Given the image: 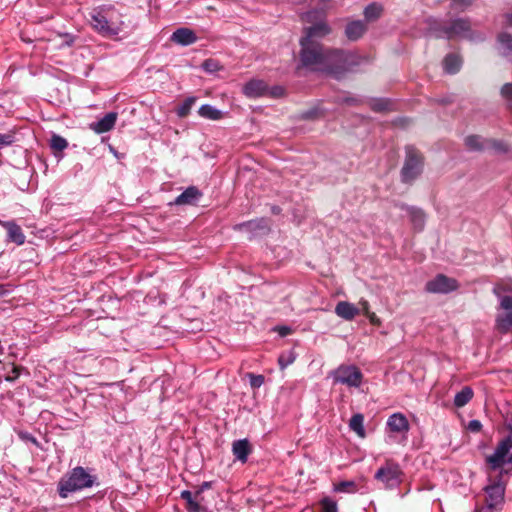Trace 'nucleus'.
<instances>
[{"mask_svg": "<svg viewBox=\"0 0 512 512\" xmlns=\"http://www.w3.org/2000/svg\"><path fill=\"white\" fill-rule=\"evenodd\" d=\"M300 44V64L313 72H321L340 79L353 67L360 65L362 57L343 49L327 48L323 44Z\"/></svg>", "mask_w": 512, "mask_h": 512, "instance_id": "f257e3e1", "label": "nucleus"}, {"mask_svg": "<svg viewBox=\"0 0 512 512\" xmlns=\"http://www.w3.org/2000/svg\"><path fill=\"white\" fill-rule=\"evenodd\" d=\"M324 18L325 15L323 11L313 10L306 12L302 16V19L305 22L312 23L315 21V23L303 29V36L300 38L299 43L321 44L319 40L329 35L332 31Z\"/></svg>", "mask_w": 512, "mask_h": 512, "instance_id": "f03ea898", "label": "nucleus"}, {"mask_svg": "<svg viewBox=\"0 0 512 512\" xmlns=\"http://www.w3.org/2000/svg\"><path fill=\"white\" fill-rule=\"evenodd\" d=\"M95 477L86 472L83 467H75L58 482L60 497L66 498L70 493L92 487Z\"/></svg>", "mask_w": 512, "mask_h": 512, "instance_id": "7ed1b4c3", "label": "nucleus"}, {"mask_svg": "<svg viewBox=\"0 0 512 512\" xmlns=\"http://www.w3.org/2000/svg\"><path fill=\"white\" fill-rule=\"evenodd\" d=\"M430 30L434 33L436 38H446L448 40L457 37L474 38V32L469 18H455L447 25H442L435 21L434 25L430 26Z\"/></svg>", "mask_w": 512, "mask_h": 512, "instance_id": "20e7f679", "label": "nucleus"}, {"mask_svg": "<svg viewBox=\"0 0 512 512\" xmlns=\"http://www.w3.org/2000/svg\"><path fill=\"white\" fill-rule=\"evenodd\" d=\"M405 154L401 177L403 182L410 183L422 173L424 158L420 151L411 145L406 146Z\"/></svg>", "mask_w": 512, "mask_h": 512, "instance_id": "39448f33", "label": "nucleus"}, {"mask_svg": "<svg viewBox=\"0 0 512 512\" xmlns=\"http://www.w3.org/2000/svg\"><path fill=\"white\" fill-rule=\"evenodd\" d=\"M334 383L358 388L362 384L363 374L355 365H340L330 373Z\"/></svg>", "mask_w": 512, "mask_h": 512, "instance_id": "423d86ee", "label": "nucleus"}, {"mask_svg": "<svg viewBox=\"0 0 512 512\" xmlns=\"http://www.w3.org/2000/svg\"><path fill=\"white\" fill-rule=\"evenodd\" d=\"M485 503L476 512H498L504 503L505 487L500 482L485 487Z\"/></svg>", "mask_w": 512, "mask_h": 512, "instance_id": "0eeeda50", "label": "nucleus"}, {"mask_svg": "<svg viewBox=\"0 0 512 512\" xmlns=\"http://www.w3.org/2000/svg\"><path fill=\"white\" fill-rule=\"evenodd\" d=\"M402 471L400 466L392 461H387L375 473V479L382 482L386 488H394L401 483Z\"/></svg>", "mask_w": 512, "mask_h": 512, "instance_id": "6e6552de", "label": "nucleus"}, {"mask_svg": "<svg viewBox=\"0 0 512 512\" xmlns=\"http://www.w3.org/2000/svg\"><path fill=\"white\" fill-rule=\"evenodd\" d=\"M459 284L456 279L450 278L444 274H438L425 285V290L429 293L447 294L457 290Z\"/></svg>", "mask_w": 512, "mask_h": 512, "instance_id": "1a4fd4ad", "label": "nucleus"}, {"mask_svg": "<svg viewBox=\"0 0 512 512\" xmlns=\"http://www.w3.org/2000/svg\"><path fill=\"white\" fill-rule=\"evenodd\" d=\"M91 25L99 33L107 36L117 35L121 30L120 23L109 20L102 11L92 15Z\"/></svg>", "mask_w": 512, "mask_h": 512, "instance_id": "9d476101", "label": "nucleus"}, {"mask_svg": "<svg viewBox=\"0 0 512 512\" xmlns=\"http://www.w3.org/2000/svg\"><path fill=\"white\" fill-rule=\"evenodd\" d=\"M511 449L512 437L507 436L498 443L494 453L488 456L487 462L491 465L493 469L501 467L505 463V457L507 456Z\"/></svg>", "mask_w": 512, "mask_h": 512, "instance_id": "9b49d317", "label": "nucleus"}, {"mask_svg": "<svg viewBox=\"0 0 512 512\" xmlns=\"http://www.w3.org/2000/svg\"><path fill=\"white\" fill-rule=\"evenodd\" d=\"M235 229L245 230L253 235L266 234L270 231L269 221L266 218H259L240 223Z\"/></svg>", "mask_w": 512, "mask_h": 512, "instance_id": "f8f14e48", "label": "nucleus"}, {"mask_svg": "<svg viewBox=\"0 0 512 512\" xmlns=\"http://www.w3.org/2000/svg\"><path fill=\"white\" fill-rule=\"evenodd\" d=\"M0 226L7 231V241L15 243L16 245H23L25 243V235L22 228L13 220L3 221L0 220Z\"/></svg>", "mask_w": 512, "mask_h": 512, "instance_id": "ddd939ff", "label": "nucleus"}, {"mask_svg": "<svg viewBox=\"0 0 512 512\" xmlns=\"http://www.w3.org/2000/svg\"><path fill=\"white\" fill-rule=\"evenodd\" d=\"M243 93L249 98L263 97L268 93V86L263 80L253 79L244 85Z\"/></svg>", "mask_w": 512, "mask_h": 512, "instance_id": "4468645a", "label": "nucleus"}, {"mask_svg": "<svg viewBox=\"0 0 512 512\" xmlns=\"http://www.w3.org/2000/svg\"><path fill=\"white\" fill-rule=\"evenodd\" d=\"M171 41L182 46H188L197 41V36L193 30L182 27L173 32Z\"/></svg>", "mask_w": 512, "mask_h": 512, "instance_id": "2eb2a0df", "label": "nucleus"}, {"mask_svg": "<svg viewBox=\"0 0 512 512\" xmlns=\"http://www.w3.org/2000/svg\"><path fill=\"white\" fill-rule=\"evenodd\" d=\"M117 120V113H107L103 118L97 122L90 124V128L97 134H102L113 129Z\"/></svg>", "mask_w": 512, "mask_h": 512, "instance_id": "dca6fc26", "label": "nucleus"}, {"mask_svg": "<svg viewBox=\"0 0 512 512\" xmlns=\"http://www.w3.org/2000/svg\"><path fill=\"white\" fill-rule=\"evenodd\" d=\"M387 426L395 433H407L410 428L406 416L402 413L392 414L387 420Z\"/></svg>", "mask_w": 512, "mask_h": 512, "instance_id": "f3484780", "label": "nucleus"}, {"mask_svg": "<svg viewBox=\"0 0 512 512\" xmlns=\"http://www.w3.org/2000/svg\"><path fill=\"white\" fill-rule=\"evenodd\" d=\"M367 31V25L362 20H354L347 23L345 27V36L350 41H357Z\"/></svg>", "mask_w": 512, "mask_h": 512, "instance_id": "a211bd4d", "label": "nucleus"}, {"mask_svg": "<svg viewBox=\"0 0 512 512\" xmlns=\"http://www.w3.org/2000/svg\"><path fill=\"white\" fill-rule=\"evenodd\" d=\"M359 312L360 310L354 304L347 301H340L335 307L336 315L347 321L353 320Z\"/></svg>", "mask_w": 512, "mask_h": 512, "instance_id": "6ab92c4d", "label": "nucleus"}, {"mask_svg": "<svg viewBox=\"0 0 512 512\" xmlns=\"http://www.w3.org/2000/svg\"><path fill=\"white\" fill-rule=\"evenodd\" d=\"M202 196V193L195 186H190L184 190L174 201L176 205H192L195 204Z\"/></svg>", "mask_w": 512, "mask_h": 512, "instance_id": "aec40b11", "label": "nucleus"}, {"mask_svg": "<svg viewBox=\"0 0 512 512\" xmlns=\"http://www.w3.org/2000/svg\"><path fill=\"white\" fill-rule=\"evenodd\" d=\"M232 452L235 458L245 463L251 453V446L247 439H240L233 442Z\"/></svg>", "mask_w": 512, "mask_h": 512, "instance_id": "412c9836", "label": "nucleus"}, {"mask_svg": "<svg viewBox=\"0 0 512 512\" xmlns=\"http://www.w3.org/2000/svg\"><path fill=\"white\" fill-rule=\"evenodd\" d=\"M462 60L457 54L450 53L445 56L443 65L444 69L449 74L457 73L461 68Z\"/></svg>", "mask_w": 512, "mask_h": 512, "instance_id": "4be33fe9", "label": "nucleus"}, {"mask_svg": "<svg viewBox=\"0 0 512 512\" xmlns=\"http://www.w3.org/2000/svg\"><path fill=\"white\" fill-rule=\"evenodd\" d=\"M407 212L409 214L410 220L418 231H421L424 228L426 216L425 213L418 208L408 207Z\"/></svg>", "mask_w": 512, "mask_h": 512, "instance_id": "5701e85b", "label": "nucleus"}, {"mask_svg": "<svg viewBox=\"0 0 512 512\" xmlns=\"http://www.w3.org/2000/svg\"><path fill=\"white\" fill-rule=\"evenodd\" d=\"M383 13V6L377 2L370 3L364 9V17L367 22L376 21Z\"/></svg>", "mask_w": 512, "mask_h": 512, "instance_id": "b1692460", "label": "nucleus"}, {"mask_svg": "<svg viewBox=\"0 0 512 512\" xmlns=\"http://www.w3.org/2000/svg\"><path fill=\"white\" fill-rule=\"evenodd\" d=\"M473 395H474V393H473V390L471 387H469V386L463 387L461 391L456 393V395L454 397V405L457 408L464 407L466 404H468L471 401V399L473 398Z\"/></svg>", "mask_w": 512, "mask_h": 512, "instance_id": "393cba45", "label": "nucleus"}, {"mask_svg": "<svg viewBox=\"0 0 512 512\" xmlns=\"http://www.w3.org/2000/svg\"><path fill=\"white\" fill-rule=\"evenodd\" d=\"M349 427L360 438H364L366 436V432L364 429V416L361 413L354 414L351 417L349 421Z\"/></svg>", "mask_w": 512, "mask_h": 512, "instance_id": "a878e982", "label": "nucleus"}, {"mask_svg": "<svg viewBox=\"0 0 512 512\" xmlns=\"http://www.w3.org/2000/svg\"><path fill=\"white\" fill-rule=\"evenodd\" d=\"M465 145L473 151L486 150V139H482L478 135H470L465 138Z\"/></svg>", "mask_w": 512, "mask_h": 512, "instance_id": "bb28decb", "label": "nucleus"}, {"mask_svg": "<svg viewBox=\"0 0 512 512\" xmlns=\"http://www.w3.org/2000/svg\"><path fill=\"white\" fill-rule=\"evenodd\" d=\"M198 113L200 116L211 120H218L222 117V112L209 104L202 105Z\"/></svg>", "mask_w": 512, "mask_h": 512, "instance_id": "cd10ccee", "label": "nucleus"}, {"mask_svg": "<svg viewBox=\"0 0 512 512\" xmlns=\"http://www.w3.org/2000/svg\"><path fill=\"white\" fill-rule=\"evenodd\" d=\"M496 327L501 333H507L512 328V313L498 315L496 318Z\"/></svg>", "mask_w": 512, "mask_h": 512, "instance_id": "c85d7f7f", "label": "nucleus"}, {"mask_svg": "<svg viewBox=\"0 0 512 512\" xmlns=\"http://www.w3.org/2000/svg\"><path fill=\"white\" fill-rule=\"evenodd\" d=\"M486 149H493L498 153H507L508 146L505 142L496 139H486Z\"/></svg>", "mask_w": 512, "mask_h": 512, "instance_id": "c756f323", "label": "nucleus"}, {"mask_svg": "<svg viewBox=\"0 0 512 512\" xmlns=\"http://www.w3.org/2000/svg\"><path fill=\"white\" fill-rule=\"evenodd\" d=\"M475 0H451L450 8L455 12H464L473 5Z\"/></svg>", "mask_w": 512, "mask_h": 512, "instance_id": "7c9ffc66", "label": "nucleus"}, {"mask_svg": "<svg viewBox=\"0 0 512 512\" xmlns=\"http://www.w3.org/2000/svg\"><path fill=\"white\" fill-rule=\"evenodd\" d=\"M195 98L194 97H188L187 99H185V101L177 108V115L180 117V118H184L186 117L189 113H190V110L195 102Z\"/></svg>", "mask_w": 512, "mask_h": 512, "instance_id": "2f4dec72", "label": "nucleus"}, {"mask_svg": "<svg viewBox=\"0 0 512 512\" xmlns=\"http://www.w3.org/2000/svg\"><path fill=\"white\" fill-rule=\"evenodd\" d=\"M203 498L200 496L199 498H196L195 496L186 502V509L188 512H206L207 509L200 504V501Z\"/></svg>", "mask_w": 512, "mask_h": 512, "instance_id": "473e14b6", "label": "nucleus"}, {"mask_svg": "<svg viewBox=\"0 0 512 512\" xmlns=\"http://www.w3.org/2000/svg\"><path fill=\"white\" fill-rule=\"evenodd\" d=\"M203 498L200 496L199 498H196L195 496L186 502V509L188 512H206L207 509L200 504V501Z\"/></svg>", "mask_w": 512, "mask_h": 512, "instance_id": "72a5a7b5", "label": "nucleus"}, {"mask_svg": "<svg viewBox=\"0 0 512 512\" xmlns=\"http://www.w3.org/2000/svg\"><path fill=\"white\" fill-rule=\"evenodd\" d=\"M51 148L56 151H63L67 146L68 142L65 138L59 135H53L50 141Z\"/></svg>", "mask_w": 512, "mask_h": 512, "instance_id": "f704fd0d", "label": "nucleus"}, {"mask_svg": "<svg viewBox=\"0 0 512 512\" xmlns=\"http://www.w3.org/2000/svg\"><path fill=\"white\" fill-rule=\"evenodd\" d=\"M498 41L506 53L512 52V35L506 32L501 33L498 36Z\"/></svg>", "mask_w": 512, "mask_h": 512, "instance_id": "c9c22d12", "label": "nucleus"}, {"mask_svg": "<svg viewBox=\"0 0 512 512\" xmlns=\"http://www.w3.org/2000/svg\"><path fill=\"white\" fill-rule=\"evenodd\" d=\"M335 491L353 493L356 491V484L354 481H342L335 486Z\"/></svg>", "mask_w": 512, "mask_h": 512, "instance_id": "e433bc0d", "label": "nucleus"}, {"mask_svg": "<svg viewBox=\"0 0 512 512\" xmlns=\"http://www.w3.org/2000/svg\"><path fill=\"white\" fill-rule=\"evenodd\" d=\"M389 101L385 99H375L371 102V109L375 112H384L389 109Z\"/></svg>", "mask_w": 512, "mask_h": 512, "instance_id": "4c0bfd02", "label": "nucleus"}, {"mask_svg": "<svg viewBox=\"0 0 512 512\" xmlns=\"http://www.w3.org/2000/svg\"><path fill=\"white\" fill-rule=\"evenodd\" d=\"M321 507L323 512H337V504L330 498H324L321 501Z\"/></svg>", "mask_w": 512, "mask_h": 512, "instance_id": "58836bf2", "label": "nucleus"}, {"mask_svg": "<svg viewBox=\"0 0 512 512\" xmlns=\"http://www.w3.org/2000/svg\"><path fill=\"white\" fill-rule=\"evenodd\" d=\"M250 386L254 389L261 387L264 384L265 378L263 375L248 374Z\"/></svg>", "mask_w": 512, "mask_h": 512, "instance_id": "ea45409f", "label": "nucleus"}, {"mask_svg": "<svg viewBox=\"0 0 512 512\" xmlns=\"http://www.w3.org/2000/svg\"><path fill=\"white\" fill-rule=\"evenodd\" d=\"M14 141H15V136L13 133H6V134L0 133V149L10 146L11 144L14 143Z\"/></svg>", "mask_w": 512, "mask_h": 512, "instance_id": "a19ab883", "label": "nucleus"}, {"mask_svg": "<svg viewBox=\"0 0 512 512\" xmlns=\"http://www.w3.org/2000/svg\"><path fill=\"white\" fill-rule=\"evenodd\" d=\"M202 68L207 72H216L220 69L218 62L213 59H207L203 62Z\"/></svg>", "mask_w": 512, "mask_h": 512, "instance_id": "79ce46f5", "label": "nucleus"}, {"mask_svg": "<svg viewBox=\"0 0 512 512\" xmlns=\"http://www.w3.org/2000/svg\"><path fill=\"white\" fill-rule=\"evenodd\" d=\"M284 95V88L281 86H274L272 88L268 87V93L266 96H270L272 98H279Z\"/></svg>", "mask_w": 512, "mask_h": 512, "instance_id": "37998d69", "label": "nucleus"}, {"mask_svg": "<svg viewBox=\"0 0 512 512\" xmlns=\"http://www.w3.org/2000/svg\"><path fill=\"white\" fill-rule=\"evenodd\" d=\"M500 307L506 310L508 313H512V297L503 296L501 297Z\"/></svg>", "mask_w": 512, "mask_h": 512, "instance_id": "c03bdc74", "label": "nucleus"}, {"mask_svg": "<svg viewBox=\"0 0 512 512\" xmlns=\"http://www.w3.org/2000/svg\"><path fill=\"white\" fill-rule=\"evenodd\" d=\"M294 359L295 358L292 356L286 357L285 355H280L278 358V363H279L280 368L281 369L286 368L288 365L293 363Z\"/></svg>", "mask_w": 512, "mask_h": 512, "instance_id": "a18cd8bd", "label": "nucleus"}, {"mask_svg": "<svg viewBox=\"0 0 512 512\" xmlns=\"http://www.w3.org/2000/svg\"><path fill=\"white\" fill-rule=\"evenodd\" d=\"M468 428L472 432H479L482 428V424L479 420H471L468 424Z\"/></svg>", "mask_w": 512, "mask_h": 512, "instance_id": "49530a36", "label": "nucleus"}, {"mask_svg": "<svg viewBox=\"0 0 512 512\" xmlns=\"http://www.w3.org/2000/svg\"><path fill=\"white\" fill-rule=\"evenodd\" d=\"M502 291H512V283L510 285H508L507 287H504L501 285H496L493 289V293L498 297L500 296Z\"/></svg>", "mask_w": 512, "mask_h": 512, "instance_id": "de8ad7c7", "label": "nucleus"}, {"mask_svg": "<svg viewBox=\"0 0 512 512\" xmlns=\"http://www.w3.org/2000/svg\"><path fill=\"white\" fill-rule=\"evenodd\" d=\"M280 336L285 337L291 333V328L288 326H279L276 328Z\"/></svg>", "mask_w": 512, "mask_h": 512, "instance_id": "09e8293b", "label": "nucleus"}, {"mask_svg": "<svg viewBox=\"0 0 512 512\" xmlns=\"http://www.w3.org/2000/svg\"><path fill=\"white\" fill-rule=\"evenodd\" d=\"M211 487V482H203L200 488L195 492V497L199 498L205 489Z\"/></svg>", "mask_w": 512, "mask_h": 512, "instance_id": "8fccbe9b", "label": "nucleus"}, {"mask_svg": "<svg viewBox=\"0 0 512 512\" xmlns=\"http://www.w3.org/2000/svg\"><path fill=\"white\" fill-rule=\"evenodd\" d=\"M370 323L374 324V325H379L380 324V319L376 316V314L374 312H370L368 314L365 315Z\"/></svg>", "mask_w": 512, "mask_h": 512, "instance_id": "3c124183", "label": "nucleus"}, {"mask_svg": "<svg viewBox=\"0 0 512 512\" xmlns=\"http://www.w3.org/2000/svg\"><path fill=\"white\" fill-rule=\"evenodd\" d=\"M194 497L193 493L189 490H183L181 492V498L185 500V502L191 500Z\"/></svg>", "mask_w": 512, "mask_h": 512, "instance_id": "603ef678", "label": "nucleus"}, {"mask_svg": "<svg viewBox=\"0 0 512 512\" xmlns=\"http://www.w3.org/2000/svg\"><path fill=\"white\" fill-rule=\"evenodd\" d=\"M359 304H360V305H361V307H362V311H363L364 315H366V314H368V313H370V312H371V311H370V306H369L368 301H366V300H361Z\"/></svg>", "mask_w": 512, "mask_h": 512, "instance_id": "864d4df0", "label": "nucleus"}, {"mask_svg": "<svg viewBox=\"0 0 512 512\" xmlns=\"http://www.w3.org/2000/svg\"><path fill=\"white\" fill-rule=\"evenodd\" d=\"M19 436L20 438L24 439V440H27V441H31L33 443H36V439L30 435L29 433H25V432H20L19 433Z\"/></svg>", "mask_w": 512, "mask_h": 512, "instance_id": "5fc2aeb1", "label": "nucleus"}, {"mask_svg": "<svg viewBox=\"0 0 512 512\" xmlns=\"http://www.w3.org/2000/svg\"><path fill=\"white\" fill-rule=\"evenodd\" d=\"M505 19L507 25L512 28V11L510 13L505 14Z\"/></svg>", "mask_w": 512, "mask_h": 512, "instance_id": "6e6d98bb", "label": "nucleus"}, {"mask_svg": "<svg viewBox=\"0 0 512 512\" xmlns=\"http://www.w3.org/2000/svg\"><path fill=\"white\" fill-rule=\"evenodd\" d=\"M271 212H272L273 214H276V215H277V214H280V213H281V208H280L279 206H272V207H271Z\"/></svg>", "mask_w": 512, "mask_h": 512, "instance_id": "4d7b16f0", "label": "nucleus"}, {"mask_svg": "<svg viewBox=\"0 0 512 512\" xmlns=\"http://www.w3.org/2000/svg\"><path fill=\"white\" fill-rule=\"evenodd\" d=\"M64 36L65 38H69V40L66 41V44L70 46L73 43V39L68 34H65Z\"/></svg>", "mask_w": 512, "mask_h": 512, "instance_id": "13d9d810", "label": "nucleus"}, {"mask_svg": "<svg viewBox=\"0 0 512 512\" xmlns=\"http://www.w3.org/2000/svg\"><path fill=\"white\" fill-rule=\"evenodd\" d=\"M6 290L3 285L0 284V297L5 294Z\"/></svg>", "mask_w": 512, "mask_h": 512, "instance_id": "bf43d9fd", "label": "nucleus"}, {"mask_svg": "<svg viewBox=\"0 0 512 512\" xmlns=\"http://www.w3.org/2000/svg\"><path fill=\"white\" fill-rule=\"evenodd\" d=\"M321 2L325 3V2H328L329 0H320Z\"/></svg>", "mask_w": 512, "mask_h": 512, "instance_id": "052dcab7", "label": "nucleus"}]
</instances>
